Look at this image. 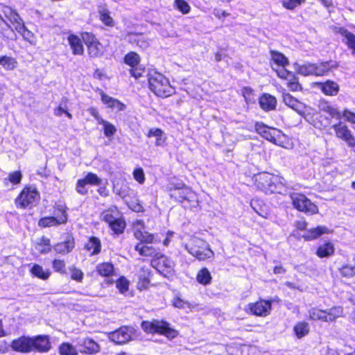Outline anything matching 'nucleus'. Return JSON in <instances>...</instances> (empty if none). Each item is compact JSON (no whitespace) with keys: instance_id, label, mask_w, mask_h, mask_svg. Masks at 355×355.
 <instances>
[{"instance_id":"20","label":"nucleus","mask_w":355,"mask_h":355,"mask_svg":"<svg viewBox=\"0 0 355 355\" xmlns=\"http://www.w3.org/2000/svg\"><path fill=\"white\" fill-rule=\"evenodd\" d=\"M335 135L338 139L345 141L351 148L355 147V137L348 126L339 121L332 125Z\"/></svg>"},{"instance_id":"15","label":"nucleus","mask_w":355,"mask_h":355,"mask_svg":"<svg viewBox=\"0 0 355 355\" xmlns=\"http://www.w3.org/2000/svg\"><path fill=\"white\" fill-rule=\"evenodd\" d=\"M293 207L297 211L307 215H314L318 213V206L311 201L304 194L294 193L291 196Z\"/></svg>"},{"instance_id":"13","label":"nucleus","mask_w":355,"mask_h":355,"mask_svg":"<svg viewBox=\"0 0 355 355\" xmlns=\"http://www.w3.org/2000/svg\"><path fill=\"white\" fill-rule=\"evenodd\" d=\"M141 61L140 55L133 51L128 52L123 58V62L130 67L128 71L130 76L135 80L143 77L146 72V68L141 64Z\"/></svg>"},{"instance_id":"14","label":"nucleus","mask_w":355,"mask_h":355,"mask_svg":"<svg viewBox=\"0 0 355 355\" xmlns=\"http://www.w3.org/2000/svg\"><path fill=\"white\" fill-rule=\"evenodd\" d=\"M272 304L271 300L259 298L255 302L248 303L244 310L249 315L265 318L270 314Z\"/></svg>"},{"instance_id":"22","label":"nucleus","mask_w":355,"mask_h":355,"mask_svg":"<svg viewBox=\"0 0 355 355\" xmlns=\"http://www.w3.org/2000/svg\"><path fill=\"white\" fill-rule=\"evenodd\" d=\"M89 114L94 116L98 123L103 127V133L105 137L110 138L114 136L116 132V127L110 122L104 120L99 114L96 107H89L88 110Z\"/></svg>"},{"instance_id":"55","label":"nucleus","mask_w":355,"mask_h":355,"mask_svg":"<svg viewBox=\"0 0 355 355\" xmlns=\"http://www.w3.org/2000/svg\"><path fill=\"white\" fill-rule=\"evenodd\" d=\"M22 179V173L20 171H15L8 174V178H5L3 182L8 185V182H10L12 185L18 184Z\"/></svg>"},{"instance_id":"27","label":"nucleus","mask_w":355,"mask_h":355,"mask_svg":"<svg viewBox=\"0 0 355 355\" xmlns=\"http://www.w3.org/2000/svg\"><path fill=\"white\" fill-rule=\"evenodd\" d=\"M75 239L71 234H70L67 236L64 241L55 243L53 246V249L58 254L67 255L73 251L75 248Z\"/></svg>"},{"instance_id":"40","label":"nucleus","mask_w":355,"mask_h":355,"mask_svg":"<svg viewBox=\"0 0 355 355\" xmlns=\"http://www.w3.org/2000/svg\"><path fill=\"white\" fill-rule=\"evenodd\" d=\"M135 250L138 252L139 255L143 257H150L154 259L157 257L161 252H157L155 248L153 246L144 245V243H138L135 246Z\"/></svg>"},{"instance_id":"4","label":"nucleus","mask_w":355,"mask_h":355,"mask_svg":"<svg viewBox=\"0 0 355 355\" xmlns=\"http://www.w3.org/2000/svg\"><path fill=\"white\" fill-rule=\"evenodd\" d=\"M100 218L107 224L112 236H119L124 233L127 226L126 221L116 205L103 210Z\"/></svg>"},{"instance_id":"11","label":"nucleus","mask_w":355,"mask_h":355,"mask_svg":"<svg viewBox=\"0 0 355 355\" xmlns=\"http://www.w3.org/2000/svg\"><path fill=\"white\" fill-rule=\"evenodd\" d=\"M308 223L302 218L295 221L294 227L296 231H304L301 238L305 241H312L317 240L324 234H328L331 232L326 226L318 225L314 227L307 229Z\"/></svg>"},{"instance_id":"8","label":"nucleus","mask_w":355,"mask_h":355,"mask_svg":"<svg viewBox=\"0 0 355 355\" xmlns=\"http://www.w3.org/2000/svg\"><path fill=\"white\" fill-rule=\"evenodd\" d=\"M149 89L157 96L167 98L175 93L167 78L160 73L155 72L148 79Z\"/></svg>"},{"instance_id":"2","label":"nucleus","mask_w":355,"mask_h":355,"mask_svg":"<svg viewBox=\"0 0 355 355\" xmlns=\"http://www.w3.org/2000/svg\"><path fill=\"white\" fill-rule=\"evenodd\" d=\"M170 198L190 211L200 209L198 194L184 183L173 184L168 189Z\"/></svg>"},{"instance_id":"52","label":"nucleus","mask_w":355,"mask_h":355,"mask_svg":"<svg viewBox=\"0 0 355 355\" xmlns=\"http://www.w3.org/2000/svg\"><path fill=\"white\" fill-rule=\"evenodd\" d=\"M52 268L54 272L60 275L67 274V265L66 262L62 259H53L51 261Z\"/></svg>"},{"instance_id":"56","label":"nucleus","mask_w":355,"mask_h":355,"mask_svg":"<svg viewBox=\"0 0 355 355\" xmlns=\"http://www.w3.org/2000/svg\"><path fill=\"white\" fill-rule=\"evenodd\" d=\"M129 284V281L124 276L119 277L116 281V287L121 293H125L128 291Z\"/></svg>"},{"instance_id":"54","label":"nucleus","mask_w":355,"mask_h":355,"mask_svg":"<svg viewBox=\"0 0 355 355\" xmlns=\"http://www.w3.org/2000/svg\"><path fill=\"white\" fill-rule=\"evenodd\" d=\"M308 313V319L309 320L324 322V314L323 309L313 307L309 309Z\"/></svg>"},{"instance_id":"28","label":"nucleus","mask_w":355,"mask_h":355,"mask_svg":"<svg viewBox=\"0 0 355 355\" xmlns=\"http://www.w3.org/2000/svg\"><path fill=\"white\" fill-rule=\"evenodd\" d=\"M97 91L101 96V101L107 107L115 109L118 112L123 111L125 109L126 105L119 100L108 96L101 89H98Z\"/></svg>"},{"instance_id":"38","label":"nucleus","mask_w":355,"mask_h":355,"mask_svg":"<svg viewBox=\"0 0 355 355\" xmlns=\"http://www.w3.org/2000/svg\"><path fill=\"white\" fill-rule=\"evenodd\" d=\"M99 349L98 344L92 338H86L80 344V352L82 354H93L97 353Z\"/></svg>"},{"instance_id":"16","label":"nucleus","mask_w":355,"mask_h":355,"mask_svg":"<svg viewBox=\"0 0 355 355\" xmlns=\"http://www.w3.org/2000/svg\"><path fill=\"white\" fill-rule=\"evenodd\" d=\"M277 76L282 80L286 82V86L291 92H302L303 87L299 81L297 75L292 71L286 69H281V70H276Z\"/></svg>"},{"instance_id":"19","label":"nucleus","mask_w":355,"mask_h":355,"mask_svg":"<svg viewBox=\"0 0 355 355\" xmlns=\"http://www.w3.org/2000/svg\"><path fill=\"white\" fill-rule=\"evenodd\" d=\"M283 103L289 108L292 109L300 116L305 118L307 111L310 107L303 102L299 101L288 92H283L282 95Z\"/></svg>"},{"instance_id":"58","label":"nucleus","mask_w":355,"mask_h":355,"mask_svg":"<svg viewBox=\"0 0 355 355\" xmlns=\"http://www.w3.org/2000/svg\"><path fill=\"white\" fill-rule=\"evenodd\" d=\"M174 6L178 11L184 15L188 14L191 10L189 3L185 0H175Z\"/></svg>"},{"instance_id":"62","label":"nucleus","mask_w":355,"mask_h":355,"mask_svg":"<svg viewBox=\"0 0 355 355\" xmlns=\"http://www.w3.org/2000/svg\"><path fill=\"white\" fill-rule=\"evenodd\" d=\"M342 119L344 118L345 121L355 124V112H352L347 108H344L342 110Z\"/></svg>"},{"instance_id":"3","label":"nucleus","mask_w":355,"mask_h":355,"mask_svg":"<svg viewBox=\"0 0 355 355\" xmlns=\"http://www.w3.org/2000/svg\"><path fill=\"white\" fill-rule=\"evenodd\" d=\"M252 180L257 189L266 194L282 193L287 189L283 177L266 171L254 175Z\"/></svg>"},{"instance_id":"34","label":"nucleus","mask_w":355,"mask_h":355,"mask_svg":"<svg viewBox=\"0 0 355 355\" xmlns=\"http://www.w3.org/2000/svg\"><path fill=\"white\" fill-rule=\"evenodd\" d=\"M126 37L128 38V43L132 46L145 49L149 45L148 42L141 33L130 32L127 33Z\"/></svg>"},{"instance_id":"5","label":"nucleus","mask_w":355,"mask_h":355,"mask_svg":"<svg viewBox=\"0 0 355 355\" xmlns=\"http://www.w3.org/2000/svg\"><path fill=\"white\" fill-rule=\"evenodd\" d=\"M319 118L315 126L320 130H324L331 126L333 119L340 121L342 119V111L326 99H321L318 105Z\"/></svg>"},{"instance_id":"46","label":"nucleus","mask_w":355,"mask_h":355,"mask_svg":"<svg viewBox=\"0 0 355 355\" xmlns=\"http://www.w3.org/2000/svg\"><path fill=\"white\" fill-rule=\"evenodd\" d=\"M37 225L42 229L62 225V224L54 216L41 217L38 220Z\"/></svg>"},{"instance_id":"53","label":"nucleus","mask_w":355,"mask_h":355,"mask_svg":"<svg viewBox=\"0 0 355 355\" xmlns=\"http://www.w3.org/2000/svg\"><path fill=\"white\" fill-rule=\"evenodd\" d=\"M299 72L304 76H317L318 71L316 64L306 63L301 65L299 68Z\"/></svg>"},{"instance_id":"64","label":"nucleus","mask_w":355,"mask_h":355,"mask_svg":"<svg viewBox=\"0 0 355 355\" xmlns=\"http://www.w3.org/2000/svg\"><path fill=\"white\" fill-rule=\"evenodd\" d=\"M19 33H21L24 40L28 41L29 42L32 43L34 35L33 34L29 31L26 26L24 25V28H20L19 31H17Z\"/></svg>"},{"instance_id":"60","label":"nucleus","mask_w":355,"mask_h":355,"mask_svg":"<svg viewBox=\"0 0 355 355\" xmlns=\"http://www.w3.org/2000/svg\"><path fill=\"white\" fill-rule=\"evenodd\" d=\"M241 92L247 103H253L254 101V92L250 87H243L241 89Z\"/></svg>"},{"instance_id":"7","label":"nucleus","mask_w":355,"mask_h":355,"mask_svg":"<svg viewBox=\"0 0 355 355\" xmlns=\"http://www.w3.org/2000/svg\"><path fill=\"white\" fill-rule=\"evenodd\" d=\"M185 248L200 261H209L214 258V252L209 244L202 239L195 236L191 238Z\"/></svg>"},{"instance_id":"6","label":"nucleus","mask_w":355,"mask_h":355,"mask_svg":"<svg viewBox=\"0 0 355 355\" xmlns=\"http://www.w3.org/2000/svg\"><path fill=\"white\" fill-rule=\"evenodd\" d=\"M141 327L147 334H158L170 340L178 336V331L172 328L170 324L164 320H143L141 322Z\"/></svg>"},{"instance_id":"43","label":"nucleus","mask_w":355,"mask_h":355,"mask_svg":"<svg viewBox=\"0 0 355 355\" xmlns=\"http://www.w3.org/2000/svg\"><path fill=\"white\" fill-rule=\"evenodd\" d=\"M30 273L33 277H35L42 280H47L51 275V272L47 269L44 270L42 266L34 263L30 269Z\"/></svg>"},{"instance_id":"9","label":"nucleus","mask_w":355,"mask_h":355,"mask_svg":"<svg viewBox=\"0 0 355 355\" xmlns=\"http://www.w3.org/2000/svg\"><path fill=\"white\" fill-rule=\"evenodd\" d=\"M40 199V193L34 185H26L15 199L17 209H32Z\"/></svg>"},{"instance_id":"37","label":"nucleus","mask_w":355,"mask_h":355,"mask_svg":"<svg viewBox=\"0 0 355 355\" xmlns=\"http://www.w3.org/2000/svg\"><path fill=\"white\" fill-rule=\"evenodd\" d=\"M324 314V322H334L338 318L343 315V308L342 306L336 305L328 309H323Z\"/></svg>"},{"instance_id":"61","label":"nucleus","mask_w":355,"mask_h":355,"mask_svg":"<svg viewBox=\"0 0 355 355\" xmlns=\"http://www.w3.org/2000/svg\"><path fill=\"white\" fill-rule=\"evenodd\" d=\"M134 179L140 184L145 182L146 177L145 173L141 167L135 168L132 172Z\"/></svg>"},{"instance_id":"21","label":"nucleus","mask_w":355,"mask_h":355,"mask_svg":"<svg viewBox=\"0 0 355 355\" xmlns=\"http://www.w3.org/2000/svg\"><path fill=\"white\" fill-rule=\"evenodd\" d=\"M270 59L269 64L271 69L276 73V70L286 69L289 65L288 58L282 52L271 49L269 51Z\"/></svg>"},{"instance_id":"24","label":"nucleus","mask_w":355,"mask_h":355,"mask_svg":"<svg viewBox=\"0 0 355 355\" xmlns=\"http://www.w3.org/2000/svg\"><path fill=\"white\" fill-rule=\"evenodd\" d=\"M1 12L17 31L24 28L23 20L15 10L8 6L1 5Z\"/></svg>"},{"instance_id":"33","label":"nucleus","mask_w":355,"mask_h":355,"mask_svg":"<svg viewBox=\"0 0 355 355\" xmlns=\"http://www.w3.org/2000/svg\"><path fill=\"white\" fill-rule=\"evenodd\" d=\"M68 207L64 202H55L53 206V214L55 218L62 224L68 222Z\"/></svg>"},{"instance_id":"35","label":"nucleus","mask_w":355,"mask_h":355,"mask_svg":"<svg viewBox=\"0 0 355 355\" xmlns=\"http://www.w3.org/2000/svg\"><path fill=\"white\" fill-rule=\"evenodd\" d=\"M318 76H323L327 75L334 69L339 67V64L336 60H327L320 62L316 64Z\"/></svg>"},{"instance_id":"44","label":"nucleus","mask_w":355,"mask_h":355,"mask_svg":"<svg viewBox=\"0 0 355 355\" xmlns=\"http://www.w3.org/2000/svg\"><path fill=\"white\" fill-rule=\"evenodd\" d=\"M111 339L116 344H124L130 339V335L126 329L119 328L112 333Z\"/></svg>"},{"instance_id":"51","label":"nucleus","mask_w":355,"mask_h":355,"mask_svg":"<svg viewBox=\"0 0 355 355\" xmlns=\"http://www.w3.org/2000/svg\"><path fill=\"white\" fill-rule=\"evenodd\" d=\"M17 61L15 58L7 55L0 56V65L6 70H13L17 67Z\"/></svg>"},{"instance_id":"41","label":"nucleus","mask_w":355,"mask_h":355,"mask_svg":"<svg viewBox=\"0 0 355 355\" xmlns=\"http://www.w3.org/2000/svg\"><path fill=\"white\" fill-rule=\"evenodd\" d=\"M35 248L37 249L40 254H49L53 249L50 239L45 236H41L40 240L35 243Z\"/></svg>"},{"instance_id":"18","label":"nucleus","mask_w":355,"mask_h":355,"mask_svg":"<svg viewBox=\"0 0 355 355\" xmlns=\"http://www.w3.org/2000/svg\"><path fill=\"white\" fill-rule=\"evenodd\" d=\"M150 263L152 267L166 277H168L173 272L171 261L162 253L159 254L154 259H151Z\"/></svg>"},{"instance_id":"10","label":"nucleus","mask_w":355,"mask_h":355,"mask_svg":"<svg viewBox=\"0 0 355 355\" xmlns=\"http://www.w3.org/2000/svg\"><path fill=\"white\" fill-rule=\"evenodd\" d=\"M81 39L87 49L89 58H98L105 53V46L93 32L83 31L80 33Z\"/></svg>"},{"instance_id":"59","label":"nucleus","mask_w":355,"mask_h":355,"mask_svg":"<svg viewBox=\"0 0 355 355\" xmlns=\"http://www.w3.org/2000/svg\"><path fill=\"white\" fill-rule=\"evenodd\" d=\"M305 1L306 0H282V5L285 9L293 10Z\"/></svg>"},{"instance_id":"26","label":"nucleus","mask_w":355,"mask_h":355,"mask_svg":"<svg viewBox=\"0 0 355 355\" xmlns=\"http://www.w3.org/2000/svg\"><path fill=\"white\" fill-rule=\"evenodd\" d=\"M315 85L321 92L327 96H336L340 92V85L332 80L317 82Z\"/></svg>"},{"instance_id":"25","label":"nucleus","mask_w":355,"mask_h":355,"mask_svg":"<svg viewBox=\"0 0 355 355\" xmlns=\"http://www.w3.org/2000/svg\"><path fill=\"white\" fill-rule=\"evenodd\" d=\"M335 245L331 240H326L315 248V254L319 259H329L335 254Z\"/></svg>"},{"instance_id":"47","label":"nucleus","mask_w":355,"mask_h":355,"mask_svg":"<svg viewBox=\"0 0 355 355\" xmlns=\"http://www.w3.org/2000/svg\"><path fill=\"white\" fill-rule=\"evenodd\" d=\"M98 18L99 20L106 26L113 27L115 25L114 20L111 16L110 10L105 7L98 10Z\"/></svg>"},{"instance_id":"17","label":"nucleus","mask_w":355,"mask_h":355,"mask_svg":"<svg viewBox=\"0 0 355 355\" xmlns=\"http://www.w3.org/2000/svg\"><path fill=\"white\" fill-rule=\"evenodd\" d=\"M102 183V180L97 174L88 172L83 178L78 179L76 183V191L80 196H87L89 193L87 185L89 186H100Z\"/></svg>"},{"instance_id":"63","label":"nucleus","mask_w":355,"mask_h":355,"mask_svg":"<svg viewBox=\"0 0 355 355\" xmlns=\"http://www.w3.org/2000/svg\"><path fill=\"white\" fill-rule=\"evenodd\" d=\"M69 102V100L66 97H64L62 98V101H61V103L57 107L56 109H55V112H54V114L56 115V116H61L62 114H64L65 112L67 110V109H65L64 107H63L62 106V104L64 103V107H66V105L67 103Z\"/></svg>"},{"instance_id":"36","label":"nucleus","mask_w":355,"mask_h":355,"mask_svg":"<svg viewBox=\"0 0 355 355\" xmlns=\"http://www.w3.org/2000/svg\"><path fill=\"white\" fill-rule=\"evenodd\" d=\"M96 272L103 277H111L116 275L114 266L110 261L98 263L96 266Z\"/></svg>"},{"instance_id":"23","label":"nucleus","mask_w":355,"mask_h":355,"mask_svg":"<svg viewBox=\"0 0 355 355\" xmlns=\"http://www.w3.org/2000/svg\"><path fill=\"white\" fill-rule=\"evenodd\" d=\"M333 31L340 34L344 37L343 42L350 51L351 54L355 56V34L343 26H334Z\"/></svg>"},{"instance_id":"49","label":"nucleus","mask_w":355,"mask_h":355,"mask_svg":"<svg viewBox=\"0 0 355 355\" xmlns=\"http://www.w3.org/2000/svg\"><path fill=\"white\" fill-rule=\"evenodd\" d=\"M59 355H78L76 348L70 343L63 342L58 347Z\"/></svg>"},{"instance_id":"57","label":"nucleus","mask_w":355,"mask_h":355,"mask_svg":"<svg viewBox=\"0 0 355 355\" xmlns=\"http://www.w3.org/2000/svg\"><path fill=\"white\" fill-rule=\"evenodd\" d=\"M69 270L71 272V279L77 282H82L84 279V272L83 270L78 268H77L76 266H71L69 267Z\"/></svg>"},{"instance_id":"42","label":"nucleus","mask_w":355,"mask_h":355,"mask_svg":"<svg viewBox=\"0 0 355 355\" xmlns=\"http://www.w3.org/2000/svg\"><path fill=\"white\" fill-rule=\"evenodd\" d=\"M196 279L200 284L207 286L211 283L212 276L207 267H202L197 272Z\"/></svg>"},{"instance_id":"45","label":"nucleus","mask_w":355,"mask_h":355,"mask_svg":"<svg viewBox=\"0 0 355 355\" xmlns=\"http://www.w3.org/2000/svg\"><path fill=\"white\" fill-rule=\"evenodd\" d=\"M133 234L141 243H153L154 242V235L146 231L145 229H135Z\"/></svg>"},{"instance_id":"29","label":"nucleus","mask_w":355,"mask_h":355,"mask_svg":"<svg viewBox=\"0 0 355 355\" xmlns=\"http://www.w3.org/2000/svg\"><path fill=\"white\" fill-rule=\"evenodd\" d=\"M67 41L73 55H83L84 54V43L80 35L70 33L67 36Z\"/></svg>"},{"instance_id":"12","label":"nucleus","mask_w":355,"mask_h":355,"mask_svg":"<svg viewBox=\"0 0 355 355\" xmlns=\"http://www.w3.org/2000/svg\"><path fill=\"white\" fill-rule=\"evenodd\" d=\"M254 130L263 139L274 144L282 146V139L285 137V135L282 130L270 127L261 121H257L254 123Z\"/></svg>"},{"instance_id":"50","label":"nucleus","mask_w":355,"mask_h":355,"mask_svg":"<svg viewBox=\"0 0 355 355\" xmlns=\"http://www.w3.org/2000/svg\"><path fill=\"white\" fill-rule=\"evenodd\" d=\"M338 272L343 278L352 279L355 277V264H343L338 268Z\"/></svg>"},{"instance_id":"32","label":"nucleus","mask_w":355,"mask_h":355,"mask_svg":"<svg viewBox=\"0 0 355 355\" xmlns=\"http://www.w3.org/2000/svg\"><path fill=\"white\" fill-rule=\"evenodd\" d=\"M259 103L263 111L270 112L276 109L277 101L275 96L268 93H263L259 98Z\"/></svg>"},{"instance_id":"1","label":"nucleus","mask_w":355,"mask_h":355,"mask_svg":"<svg viewBox=\"0 0 355 355\" xmlns=\"http://www.w3.org/2000/svg\"><path fill=\"white\" fill-rule=\"evenodd\" d=\"M10 347L14 352L21 354L46 353L51 349V343L49 336L46 334L32 337L21 336L12 340Z\"/></svg>"},{"instance_id":"30","label":"nucleus","mask_w":355,"mask_h":355,"mask_svg":"<svg viewBox=\"0 0 355 355\" xmlns=\"http://www.w3.org/2000/svg\"><path fill=\"white\" fill-rule=\"evenodd\" d=\"M102 243L101 239L95 236H89L84 244V250L90 257L98 255L101 253Z\"/></svg>"},{"instance_id":"39","label":"nucleus","mask_w":355,"mask_h":355,"mask_svg":"<svg viewBox=\"0 0 355 355\" xmlns=\"http://www.w3.org/2000/svg\"><path fill=\"white\" fill-rule=\"evenodd\" d=\"M293 331L295 337L301 339L310 333V326L309 323L304 320L298 321L293 327Z\"/></svg>"},{"instance_id":"48","label":"nucleus","mask_w":355,"mask_h":355,"mask_svg":"<svg viewBox=\"0 0 355 355\" xmlns=\"http://www.w3.org/2000/svg\"><path fill=\"white\" fill-rule=\"evenodd\" d=\"M147 137H155L156 138L155 146H159L164 145L166 141V137H164V132L161 128H150L147 135Z\"/></svg>"},{"instance_id":"31","label":"nucleus","mask_w":355,"mask_h":355,"mask_svg":"<svg viewBox=\"0 0 355 355\" xmlns=\"http://www.w3.org/2000/svg\"><path fill=\"white\" fill-rule=\"evenodd\" d=\"M153 276L152 271L147 267L140 268L137 283V288L139 291H144L149 288L150 279Z\"/></svg>"}]
</instances>
